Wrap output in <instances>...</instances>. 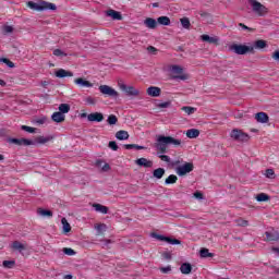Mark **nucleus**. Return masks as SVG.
<instances>
[{
	"mask_svg": "<svg viewBox=\"0 0 279 279\" xmlns=\"http://www.w3.org/2000/svg\"><path fill=\"white\" fill-rule=\"evenodd\" d=\"M0 62H3L4 64H7V66H9V69H14V66H15L14 62L10 61V59H8V58H1Z\"/></svg>",
	"mask_w": 279,
	"mask_h": 279,
	"instance_id": "nucleus-44",
	"label": "nucleus"
},
{
	"mask_svg": "<svg viewBox=\"0 0 279 279\" xmlns=\"http://www.w3.org/2000/svg\"><path fill=\"white\" fill-rule=\"evenodd\" d=\"M96 167L98 168V169H102V167H104V160H101V159H98V160H96Z\"/></svg>",
	"mask_w": 279,
	"mask_h": 279,
	"instance_id": "nucleus-62",
	"label": "nucleus"
},
{
	"mask_svg": "<svg viewBox=\"0 0 279 279\" xmlns=\"http://www.w3.org/2000/svg\"><path fill=\"white\" fill-rule=\"evenodd\" d=\"M166 243H169L170 245H182V241L169 236H166Z\"/></svg>",
	"mask_w": 279,
	"mask_h": 279,
	"instance_id": "nucleus-36",
	"label": "nucleus"
},
{
	"mask_svg": "<svg viewBox=\"0 0 279 279\" xmlns=\"http://www.w3.org/2000/svg\"><path fill=\"white\" fill-rule=\"evenodd\" d=\"M161 256H162V258H165V260H171V258H172V255L170 252H163L161 254Z\"/></svg>",
	"mask_w": 279,
	"mask_h": 279,
	"instance_id": "nucleus-55",
	"label": "nucleus"
},
{
	"mask_svg": "<svg viewBox=\"0 0 279 279\" xmlns=\"http://www.w3.org/2000/svg\"><path fill=\"white\" fill-rule=\"evenodd\" d=\"M257 123H269V116L265 112H258L255 114Z\"/></svg>",
	"mask_w": 279,
	"mask_h": 279,
	"instance_id": "nucleus-15",
	"label": "nucleus"
},
{
	"mask_svg": "<svg viewBox=\"0 0 279 279\" xmlns=\"http://www.w3.org/2000/svg\"><path fill=\"white\" fill-rule=\"evenodd\" d=\"M119 87L123 93H125V95H128V97H138L141 94V92H138L134 86H128L123 83H119Z\"/></svg>",
	"mask_w": 279,
	"mask_h": 279,
	"instance_id": "nucleus-7",
	"label": "nucleus"
},
{
	"mask_svg": "<svg viewBox=\"0 0 279 279\" xmlns=\"http://www.w3.org/2000/svg\"><path fill=\"white\" fill-rule=\"evenodd\" d=\"M248 3L253 8V12H255L257 16H265V14H267L266 7L257 0H248Z\"/></svg>",
	"mask_w": 279,
	"mask_h": 279,
	"instance_id": "nucleus-4",
	"label": "nucleus"
},
{
	"mask_svg": "<svg viewBox=\"0 0 279 279\" xmlns=\"http://www.w3.org/2000/svg\"><path fill=\"white\" fill-rule=\"evenodd\" d=\"M170 71L172 73H175L177 75H182V73L184 72V69H182V66L180 65H172Z\"/></svg>",
	"mask_w": 279,
	"mask_h": 279,
	"instance_id": "nucleus-38",
	"label": "nucleus"
},
{
	"mask_svg": "<svg viewBox=\"0 0 279 279\" xmlns=\"http://www.w3.org/2000/svg\"><path fill=\"white\" fill-rule=\"evenodd\" d=\"M97 236H101L106 230H108V227L105 223L97 225L96 227Z\"/></svg>",
	"mask_w": 279,
	"mask_h": 279,
	"instance_id": "nucleus-30",
	"label": "nucleus"
},
{
	"mask_svg": "<svg viewBox=\"0 0 279 279\" xmlns=\"http://www.w3.org/2000/svg\"><path fill=\"white\" fill-rule=\"evenodd\" d=\"M51 119L52 121H54V123H62L64 122V119H66V117L64 116V113L57 111L52 113Z\"/></svg>",
	"mask_w": 279,
	"mask_h": 279,
	"instance_id": "nucleus-19",
	"label": "nucleus"
},
{
	"mask_svg": "<svg viewBox=\"0 0 279 279\" xmlns=\"http://www.w3.org/2000/svg\"><path fill=\"white\" fill-rule=\"evenodd\" d=\"M74 84H76L77 86H81V88H93V83L82 77L76 78L74 81Z\"/></svg>",
	"mask_w": 279,
	"mask_h": 279,
	"instance_id": "nucleus-14",
	"label": "nucleus"
},
{
	"mask_svg": "<svg viewBox=\"0 0 279 279\" xmlns=\"http://www.w3.org/2000/svg\"><path fill=\"white\" fill-rule=\"evenodd\" d=\"M230 137L236 143H247V141H250V135L239 129H233L230 133Z\"/></svg>",
	"mask_w": 279,
	"mask_h": 279,
	"instance_id": "nucleus-2",
	"label": "nucleus"
},
{
	"mask_svg": "<svg viewBox=\"0 0 279 279\" xmlns=\"http://www.w3.org/2000/svg\"><path fill=\"white\" fill-rule=\"evenodd\" d=\"M181 25H182V27H184V29H190L191 20H189V17H182L181 19Z\"/></svg>",
	"mask_w": 279,
	"mask_h": 279,
	"instance_id": "nucleus-40",
	"label": "nucleus"
},
{
	"mask_svg": "<svg viewBox=\"0 0 279 279\" xmlns=\"http://www.w3.org/2000/svg\"><path fill=\"white\" fill-rule=\"evenodd\" d=\"M231 51H234L238 56H245V53H254V46L233 44Z\"/></svg>",
	"mask_w": 279,
	"mask_h": 279,
	"instance_id": "nucleus-3",
	"label": "nucleus"
},
{
	"mask_svg": "<svg viewBox=\"0 0 279 279\" xmlns=\"http://www.w3.org/2000/svg\"><path fill=\"white\" fill-rule=\"evenodd\" d=\"M157 23L159 25H166V26H169L171 25V19H169V16H159L157 19Z\"/></svg>",
	"mask_w": 279,
	"mask_h": 279,
	"instance_id": "nucleus-28",
	"label": "nucleus"
},
{
	"mask_svg": "<svg viewBox=\"0 0 279 279\" xmlns=\"http://www.w3.org/2000/svg\"><path fill=\"white\" fill-rule=\"evenodd\" d=\"M53 56H56L57 58H61V57L66 58V53L64 51H62L61 49H54Z\"/></svg>",
	"mask_w": 279,
	"mask_h": 279,
	"instance_id": "nucleus-48",
	"label": "nucleus"
},
{
	"mask_svg": "<svg viewBox=\"0 0 279 279\" xmlns=\"http://www.w3.org/2000/svg\"><path fill=\"white\" fill-rule=\"evenodd\" d=\"M147 51L148 53H150L151 56H156L158 53V50L156 49V47L154 46H148L147 47Z\"/></svg>",
	"mask_w": 279,
	"mask_h": 279,
	"instance_id": "nucleus-52",
	"label": "nucleus"
},
{
	"mask_svg": "<svg viewBox=\"0 0 279 279\" xmlns=\"http://www.w3.org/2000/svg\"><path fill=\"white\" fill-rule=\"evenodd\" d=\"M201 39L203 43H209V45H217V43H219V38L210 37L209 35H202Z\"/></svg>",
	"mask_w": 279,
	"mask_h": 279,
	"instance_id": "nucleus-20",
	"label": "nucleus"
},
{
	"mask_svg": "<svg viewBox=\"0 0 279 279\" xmlns=\"http://www.w3.org/2000/svg\"><path fill=\"white\" fill-rule=\"evenodd\" d=\"M157 156L162 162H171V157L165 155V153H157Z\"/></svg>",
	"mask_w": 279,
	"mask_h": 279,
	"instance_id": "nucleus-43",
	"label": "nucleus"
},
{
	"mask_svg": "<svg viewBox=\"0 0 279 279\" xmlns=\"http://www.w3.org/2000/svg\"><path fill=\"white\" fill-rule=\"evenodd\" d=\"M106 14L107 16H110L111 19H113V21H121L123 19V15H121L119 11H114L112 9L108 10Z\"/></svg>",
	"mask_w": 279,
	"mask_h": 279,
	"instance_id": "nucleus-17",
	"label": "nucleus"
},
{
	"mask_svg": "<svg viewBox=\"0 0 279 279\" xmlns=\"http://www.w3.org/2000/svg\"><path fill=\"white\" fill-rule=\"evenodd\" d=\"M110 163H106V162H104V165H102V168H101V171L104 172V173H107V171H110Z\"/></svg>",
	"mask_w": 279,
	"mask_h": 279,
	"instance_id": "nucleus-59",
	"label": "nucleus"
},
{
	"mask_svg": "<svg viewBox=\"0 0 279 279\" xmlns=\"http://www.w3.org/2000/svg\"><path fill=\"white\" fill-rule=\"evenodd\" d=\"M10 143H13V145L29 147V145H34V141L27 140V138H9Z\"/></svg>",
	"mask_w": 279,
	"mask_h": 279,
	"instance_id": "nucleus-9",
	"label": "nucleus"
},
{
	"mask_svg": "<svg viewBox=\"0 0 279 279\" xmlns=\"http://www.w3.org/2000/svg\"><path fill=\"white\" fill-rule=\"evenodd\" d=\"M256 199L257 202H269L270 197L265 193H260L256 196Z\"/></svg>",
	"mask_w": 279,
	"mask_h": 279,
	"instance_id": "nucleus-41",
	"label": "nucleus"
},
{
	"mask_svg": "<svg viewBox=\"0 0 279 279\" xmlns=\"http://www.w3.org/2000/svg\"><path fill=\"white\" fill-rule=\"evenodd\" d=\"M165 173V168H157L153 171V178H156L157 180H162Z\"/></svg>",
	"mask_w": 279,
	"mask_h": 279,
	"instance_id": "nucleus-24",
	"label": "nucleus"
},
{
	"mask_svg": "<svg viewBox=\"0 0 279 279\" xmlns=\"http://www.w3.org/2000/svg\"><path fill=\"white\" fill-rule=\"evenodd\" d=\"M266 239L268 241H279V234L276 235V234H274L271 232H266Z\"/></svg>",
	"mask_w": 279,
	"mask_h": 279,
	"instance_id": "nucleus-45",
	"label": "nucleus"
},
{
	"mask_svg": "<svg viewBox=\"0 0 279 279\" xmlns=\"http://www.w3.org/2000/svg\"><path fill=\"white\" fill-rule=\"evenodd\" d=\"M98 89L106 97H119V92L108 85H100Z\"/></svg>",
	"mask_w": 279,
	"mask_h": 279,
	"instance_id": "nucleus-8",
	"label": "nucleus"
},
{
	"mask_svg": "<svg viewBox=\"0 0 279 279\" xmlns=\"http://www.w3.org/2000/svg\"><path fill=\"white\" fill-rule=\"evenodd\" d=\"M52 137H45V136H37L35 138V141H33V143H35L34 145H45V143H49V141H51Z\"/></svg>",
	"mask_w": 279,
	"mask_h": 279,
	"instance_id": "nucleus-25",
	"label": "nucleus"
},
{
	"mask_svg": "<svg viewBox=\"0 0 279 279\" xmlns=\"http://www.w3.org/2000/svg\"><path fill=\"white\" fill-rule=\"evenodd\" d=\"M187 138H197L199 136V130L197 129H190L186 131Z\"/></svg>",
	"mask_w": 279,
	"mask_h": 279,
	"instance_id": "nucleus-29",
	"label": "nucleus"
},
{
	"mask_svg": "<svg viewBox=\"0 0 279 279\" xmlns=\"http://www.w3.org/2000/svg\"><path fill=\"white\" fill-rule=\"evenodd\" d=\"M180 271L181 274H184L185 276H187L189 274H191V271H193V266H191V264L189 263H184L181 265Z\"/></svg>",
	"mask_w": 279,
	"mask_h": 279,
	"instance_id": "nucleus-23",
	"label": "nucleus"
},
{
	"mask_svg": "<svg viewBox=\"0 0 279 279\" xmlns=\"http://www.w3.org/2000/svg\"><path fill=\"white\" fill-rule=\"evenodd\" d=\"M154 239H157V241H167V236L158 233H153Z\"/></svg>",
	"mask_w": 279,
	"mask_h": 279,
	"instance_id": "nucleus-53",
	"label": "nucleus"
},
{
	"mask_svg": "<svg viewBox=\"0 0 279 279\" xmlns=\"http://www.w3.org/2000/svg\"><path fill=\"white\" fill-rule=\"evenodd\" d=\"M181 110H183V112H185L189 116L194 114V112H197V108L189 106L182 107Z\"/></svg>",
	"mask_w": 279,
	"mask_h": 279,
	"instance_id": "nucleus-35",
	"label": "nucleus"
},
{
	"mask_svg": "<svg viewBox=\"0 0 279 279\" xmlns=\"http://www.w3.org/2000/svg\"><path fill=\"white\" fill-rule=\"evenodd\" d=\"M3 267H5L7 269H12V267H14V260H4L2 263Z\"/></svg>",
	"mask_w": 279,
	"mask_h": 279,
	"instance_id": "nucleus-51",
	"label": "nucleus"
},
{
	"mask_svg": "<svg viewBox=\"0 0 279 279\" xmlns=\"http://www.w3.org/2000/svg\"><path fill=\"white\" fill-rule=\"evenodd\" d=\"M178 182V177L175 174H170L166 180L165 184H175Z\"/></svg>",
	"mask_w": 279,
	"mask_h": 279,
	"instance_id": "nucleus-37",
	"label": "nucleus"
},
{
	"mask_svg": "<svg viewBox=\"0 0 279 279\" xmlns=\"http://www.w3.org/2000/svg\"><path fill=\"white\" fill-rule=\"evenodd\" d=\"M195 169V166H193V162H185L183 166H179L175 171L177 175H180V178L186 175V173H191Z\"/></svg>",
	"mask_w": 279,
	"mask_h": 279,
	"instance_id": "nucleus-6",
	"label": "nucleus"
},
{
	"mask_svg": "<svg viewBox=\"0 0 279 279\" xmlns=\"http://www.w3.org/2000/svg\"><path fill=\"white\" fill-rule=\"evenodd\" d=\"M119 121V119L117 118V116L114 114H110L107 119V123L109 125H117V122Z\"/></svg>",
	"mask_w": 279,
	"mask_h": 279,
	"instance_id": "nucleus-39",
	"label": "nucleus"
},
{
	"mask_svg": "<svg viewBox=\"0 0 279 279\" xmlns=\"http://www.w3.org/2000/svg\"><path fill=\"white\" fill-rule=\"evenodd\" d=\"M63 254H66V256H75V251L73 248L64 247Z\"/></svg>",
	"mask_w": 279,
	"mask_h": 279,
	"instance_id": "nucleus-50",
	"label": "nucleus"
},
{
	"mask_svg": "<svg viewBox=\"0 0 279 279\" xmlns=\"http://www.w3.org/2000/svg\"><path fill=\"white\" fill-rule=\"evenodd\" d=\"M124 149H145V146H141L137 144H125Z\"/></svg>",
	"mask_w": 279,
	"mask_h": 279,
	"instance_id": "nucleus-42",
	"label": "nucleus"
},
{
	"mask_svg": "<svg viewBox=\"0 0 279 279\" xmlns=\"http://www.w3.org/2000/svg\"><path fill=\"white\" fill-rule=\"evenodd\" d=\"M172 80L185 81V80H189V75H186V74L177 75V76H173Z\"/></svg>",
	"mask_w": 279,
	"mask_h": 279,
	"instance_id": "nucleus-56",
	"label": "nucleus"
},
{
	"mask_svg": "<svg viewBox=\"0 0 279 279\" xmlns=\"http://www.w3.org/2000/svg\"><path fill=\"white\" fill-rule=\"evenodd\" d=\"M27 8H29L31 10H35V12H45V10H58V7H56V4L47 2L45 0H41L39 3L28 1Z\"/></svg>",
	"mask_w": 279,
	"mask_h": 279,
	"instance_id": "nucleus-1",
	"label": "nucleus"
},
{
	"mask_svg": "<svg viewBox=\"0 0 279 279\" xmlns=\"http://www.w3.org/2000/svg\"><path fill=\"white\" fill-rule=\"evenodd\" d=\"M144 25L148 27V29H156V27H158V21L154 20L153 17H147L144 20Z\"/></svg>",
	"mask_w": 279,
	"mask_h": 279,
	"instance_id": "nucleus-16",
	"label": "nucleus"
},
{
	"mask_svg": "<svg viewBox=\"0 0 279 279\" xmlns=\"http://www.w3.org/2000/svg\"><path fill=\"white\" fill-rule=\"evenodd\" d=\"M158 108H169L171 106V101H166L157 105Z\"/></svg>",
	"mask_w": 279,
	"mask_h": 279,
	"instance_id": "nucleus-57",
	"label": "nucleus"
},
{
	"mask_svg": "<svg viewBox=\"0 0 279 279\" xmlns=\"http://www.w3.org/2000/svg\"><path fill=\"white\" fill-rule=\"evenodd\" d=\"M154 147L157 150V154H167L168 153V150H167L168 144L165 142L163 135L157 136Z\"/></svg>",
	"mask_w": 279,
	"mask_h": 279,
	"instance_id": "nucleus-5",
	"label": "nucleus"
},
{
	"mask_svg": "<svg viewBox=\"0 0 279 279\" xmlns=\"http://www.w3.org/2000/svg\"><path fill=\"white\" fill-rule=\"evenodd\" d=\"M11 247L12 250H16L20 253L24 252V250H27V247H25L24 244L19 241H14Z\"/></svg>",
	"mask_w": 279,
	"mask_h": 279,
	"instance_id": "nucleus-26",
	"label": "nucleus"
},
{
	"mask_svg": "<svg viewBox=\"0 0 279 279\" xmlns=\"http://www.w3.org/2000/svg\"><path fill=\"white\" fill-rule=\"evenodd\" d=\"M108 147L109 149H112V151H119V145L114 141L109 142Z\"/></svg>",
	"mask_w": 279,
	"mask_h": 279,
	"instance_id": "nucleus-49",
	"label": "nucleus"
},
{
	"mask_svg": "<svg viewBox=\"0 0 279 279\" xmlns=\"http://www.w3.org/2000/svg\"><path fill=\"white\" fill-rule=\"evenodd\" d=\"M272 59L274 60H277L279 62V50H276L274 53H272Z\"/></svg>",
	"mask_w": 279,
	"mask_h": 279,
	"instance_id": "nucleus-64",
	"label": "nucleus"
},
{
	"mask_svg": "<svg viewBox=\"0 0 279 279\" xmlns=\"http://www.w3.org/2000/svg\"><path fill=\"white\" fill-rule=\"evenodd\" d=\"M21 130H23L24 132H28V134L36 133V128H32V126H28V125H22Z\"/></svg>",
	"mask_w": 279,
	"mask_h": 279,
	"instance_id": "nucleus-46",
	"label": "nucleus"
},
{
	"mask_svg": "<svg viewBox=\"0 0 279 279\" xmlns=\"http://www.w3.org/2000/svg\"><path fill=\"white\" fill-rule=\"evenodd\" d=\"M61 223L63 226V232L66 234L69 232H71V225L69 223V221H66V218H62L61 219Z\"/></svg>",
	"mask_w": 279,
	"mask_h": 279,
	"instance_id": "nucleus-34",
	"label": "nucleus"
},
{
	"mask_svg": "<svg viewBox=\"0 0 279 279\" xmlns=\"http://www.w3.org/2000/svg\"><path fill=\"white\" fill-rule=\"evenodd\" d=\"M135 165H137L138 167H145V169H151V167H154V161L142 157V158L135 160Z\"/></svg>",
	"mask_w": 279,
	"mask_h": 279,
	"instance_id": "nucleus-11",
	"label": "nucleus"
},
{
	"mask_svg": "<svg viewBox=\"0 0 279 279\" xmlns=\"http://www.w3.org/2000/svg\"><path fill=\"white\" fill-rule=\"evenodd\" d=\"M71 111V105L69 104H61L59 106V112H61L62 114H66Z\"/></svg>",
	"mask_w": 279,
	"mask_h": 279,
	"instance_id": "nucleus-31",
	"label": "nucleus"
},
{
	"mask_svg": "<svg viewBox=\"0 0 279 279\" xmlns=\"http://www.w3.org/2000/svg\"><path fill=\"white\" fill-rule=\"evenodd\" d=\"M54 75L56 77H59V80H62L63 77H73V72L59 69L54 72Z\"/></svg>",
	"mask_w": 279,
	"mask_h": 279,
	"instance_id": "nucleus-13",
	"label": "nucleus"
},
{
	"mask_svg": "<svg viewBox=\"0 0 279 279\" xmlns=\"http://www.w3.org/2000/svg\"><path fill=\"white\" fill-rule=\"evenodd\" d=\"M265 175L266 178H270V179L274 178L275 175L274 169H267Z\"/></svg>",
	"mask_w": 279,
	"mask_h": 279,
	"instance_id": "nucleus-58",
	"label": "nucleus"
},
{
	"mask_svg": "<svg viewBox=\"0 0 279 279\" xmlns=\"http://www.w3.org/2000/svg\"><path fill=\"white\" fill-rule=\"evenodd\" d=\"M87 121L95 122V123H101L104 121V113L101 112H93L87 114Z\"/></svg>",
	"mask_w": 279,
	"mask_h": 279,
	"instance_id": "nucleus-10",
	"label": "nucleus"
},
{
	"mask_svg": "<svg viewBox=\"0 0 279 279\" xmlns=\"http://www.w3.org/2000/svg\"><path fill=\"white\" fill-rule=\"evenodd\" d=\"M236 225L241 228H247V226H250V222L245 219L240 218L236 220Z\"/></svg>",
	"mask_w": 279,
	"mask_h": 279,
	"instance_id": "nucleus-47",
	"label": "nucleus"
},
{
	"mask_svg": "<svg viewBox=\"0 0 279 279\" xmlns=\"http://www.w3.org/2000/svg\"><path fill=\"white\" fill-rule=\"evenodd\" d=\"M93 208L96 210V213H101V215H108V207L107 206L95 203L93 205Z\"/></svg>",
	"mask_w": 279,
	"mask_h": 279,
	"instance_id": "nucleus-22",
	"label": "nucleus"
},
{
	"mask_svg": "<svg viewBox=\"0 0 279 279\" xmlns=\"http://www.w3.org/2000/svg\"><path fill=\"white\" fill-rule=\"evenodd\" d=\"M116 138L118 141H128V138H130V133H128V131H123V130L118 131L116 133Z\"/></svg>",
	"mask_w": 279,
	"mask_h": 279,
	"instance_id": "nucleus-21",
	"label": "nucleus"
},
{
	"mask_svg": "<svg viewBox=\"0 0 279 279\" xmlns=\"http://www.w3.org/2000/svg\"><path fill=\"white\" fill-rule=\"evenodd\" d=\"M38 215H40L41 217H53V211L49 210V209H43L39 208L37 210Z\"/></svg>",
	"mask_w": 279,
	"mask_h": 279,
	"instance_id": "nucleus-33",
	"label": "nucleus"
},
{
	"mask_svg": "<svg viewBox=\"0 0 279 279\" xmlns=\"http://www.w3.org/2000/svg\"><path fill=\"white\" fill-rule=\"evenodd\" d=\"M163 143H167L168 145H173L174 147H180V145H182V140L175 138L173 136L163 135Z\"/></svg>",
	"mask_w": 279,
	"mask_h": 279,
	"instance_id": "nucleus-12",
	"label": "nucleus"
},
{
	"mask_svg": "<svg viewBox=\"0 0 279 279\" xmlns=\"http://www.w3.org/2000/svg\"><path fill=\"white\" fill-rule=\"evenodd\" d=\"M253 47L254 49H265V47H267V41L263 39H258L255 41Z\"/></svg>",
	"mask_w": 279,
	"mask_h": 279,
	"instance_id": "nucleus-32",
	"label": "nucleus"
},
{
	"mask_svg": "<svg viewBox=\"0 0 279 279\" xmlns=\"http://www.w3.org/2000/svg\"><path fill=\"white\" fill-rule=\"evenodd\" d=\"M199 255L201 258H213L215 256V254L210 253L208 248H201Z\"/></svg>",
	"mask_w": 279,
	"mask_h": 279,
	"instance_id": "nucleus-27",
	"label": "nucleus"
},
{
	"mask_svg": "<svg viewBox=\"0 0 279 279\" xmlns=\"http://www.w3.org/2000/svg\"><path fill=\"white\" fill-rule=\"evenodd\" d=\"M5 34H12L14 32V28L12 26H4Z\"/></svg>",
	"mask_w": 279,
	"mask_h": 279,
	"instance_id": "nucleus-63",
	"label": "nucleus"
},
{
	"mask_svg": "<svg viewBox=\"0 0 279 279\" xmlns=\"http://www.w3.org/2000/svg\"><path fill=\"white\" fill-rule=\"evenodd\" d=\"M239 27H242V29H246L247 32H254V28H250L248 26H246L243 23H239Z\"/></svg>",
	"mask_w": 279,
	"mask_h": 279,
	"instance_id": "nucleus-61",
	"label": "nucleus"
},
{
	"mask_svg": "<svg viewBox=\"0 0 279 279\" xmlns=\"http://www.w3.org/2000/svg\"><path fill=\"white\" fill-rule=\"evenodd\" d=\"M159 271H161V274H171V266L160 267Z\"/></svg>",
	"mask_w": 279,
	"mask_h": 279,
	"instance_id": "nucleus-54",
	"label": "nucleus"
},
{
	"mask_svg": "<svg viewBox=\"0 0 279 279\" xmlns=\"http://www.w3.org/2000/svg\"><path fill=\"white\" fill-rule=\"evenodd\" d=\"M194 197L196 199H204V194L202 192L197 191V192L194 193Z\"/></svg>",
	"mask_w": 279,
	"mask_h": 279,
	"instance_id": "nucleus-60",
	"label": "nucleus"
},
{
	"mask_svg": "<svg viewBox=\"0 0 279 279\" xmlns=\"http://www.w3.org/2000/svg\"><path fill=\"white\" fill-rule=\"evenodd\" d=\"M160 87L150 86L147 88V95H149V97H160Z\"/></svg>",
	"mask_w": 279,
	"mask_h": 279,
	"instance_id": "nucleus-18",
	"label": "nucleus"
}]
</instances>
